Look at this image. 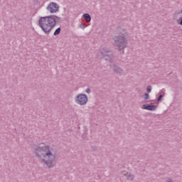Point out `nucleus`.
Masks as SVG:
<instances>
[{
    "instance_id": "20e7f679",
    "label": "nucleus",
    "mask_w": 182,
    "mask_h": 182,
    "mask_svg": "<svg viewBox=\"0 0 182 182\" xmlns=\"http://www.w3.org/2000/svg\"><path fill=\"white\" fill-rule=\"evenodd\" d=\"M75 103L80 105L81 106L86 105V103H87V96L85 94L78 95L75 98Z\"/></svg>"
},
{
    "instance_id": "423d86ee",
    "label": "nucleus",
    "mask_w": 182,
    "mask_h": 182,
    "mask_svg": "<svg viewBox=\"0 0 182 182\" xmlns=\"http://www.w3.org/2000/svg\"><path fill=\"white\" fill-rule=\"evenodd\" d=\"M142 109H144V110H156L157 109V106L156 105H144L142 106Z\"/></svg>"
},
{
    "instance_id": "2eb2a0df",
    "label": "nucleus",
    "mask_w": 182,
    "mask_h": 182,
    "mask_svg": "<svg viewBox=\"0 0 182 182\" xmlns=\"http://www.w3.org/2000/svg\"><path fill=\"white\" fill-rule=\"evenodd\" d=\"M86 92H87V93H90V89H87V90H86Z\"/></svg>"
},
{
    "instance_id": "39448f33",
    "label": "nucleus",
    "mask_w": 182,
    "mask_h": 182,
    "mask_svg": "<svg viewBox=\"0 0 182 182\" xmlns=\"http://www.w3.org/2000/svg\"><path fill=\"white\" fill-rule=\"evenodd\" d=\"M47 11L50 14H56L59 11V5L55 2H51L48 6Z\"/></svg>"
},
{
    "instance_id": "1a4fd4ad",
    "label": "nucleus",
    "mask_w": 182,
    "mask_h": 182,
    "mask_svg": "<svg viewBox=\"0 0 182 182\" xmlns=\"http://www.w3.org/2000/svg\"><path fill=\"white\" fill-rule=\"evenodd\" d=\"M114 70H115V72H117V73H120L122 72L121 69L119 68H114Z\"/></svg>"
},
{
    "instance_id": "4468645a",
    "label": "nucleus",
    "mask_w": 182,
    "mask_h": 182,
    "mask_svg": "<svg viewBox=\"0 0 182 182\" xmlns=\"http://www.w3.org/2000/svg\"><path fill=\"white\" fill-rule=\"evenodd\" d=\"M161 99H163V95H160L158 98V102H160V100H161Z\"/></svg>"
},
{
    "instance_id": "dca6fc26",
    "label": "nucleus",
    "mask_w": 182,
    "mask_h": 182,
    "mask_svg": "<svg viewBox=\"0 0 182 182\" xmlns=\"http://www.w3.org/2000/svg\"><path fill=\"white\" fill-rule=\"evenodd\" d=\"M107 60H108L107 58H105Z\"/></svg>"
},
{
    "instance_id": "0eeeda50",
    "label": "nucleus",
    "mask_w": 182,
    "mask_h": 182,
    "mask_svg": "<svg viewBox=\"0 0 182 182\" xmlns=\"http://www.w3.org/2000/svg\"><path fill=\"white\" fill-rule=\"evenodd\" d=\"M84 19H85L86 22H90L92 21V18L90 17V15L89 14H85L83 15Z\"/></svg>"
},
{
    "instance_id": "7ed1b4c3",
    "label": "nucleus",
    "mask_w": 182,
    "mask_h": 182,
    "mask_svg": "<svg viewBox=\"0 0 182 182\" xmlns=\"http://www.w3.org/2000/svg\"><path fill=\"white\" fill-rule=\"evenodd\" d=\"M114 39L115 45L116 46L119 47V50H122V49H124V48H126L127 41L123 36L115 37Z\"/></svg>"
},
{
    "instance_id": "9d476101",
    "label": "nucleus",
    "mask_w": 182,
    "mask_h": 182,
    "mask_svg": "<svg viewBox=\"0 0 182 182\" xmlns=\"http://www.w3.org/2000/svg\"><path fill=\"white\" fill-rule=\"evenodd\" d=\"M149 97V94H144V100H148Z\"/></svg>"
},
{
    "instance_id": "f257e3e1",
    "label": "nucleus",
    "mask_w": 182,
    "mask_h": 182,
    "mask_svg": "<svg viewBox=\"0 0 182 182\" xmlns=\"http://www.w3.org/2000/svg\"><path fill=\"white\" fill-rule=\"evenodd\" d=\"M35 154L40 157L42 163L45 167H53L55 165V155L49 150V146H46L45 144H41L35 150Z\"/></svg>"
},
{
    "instance_id": "f03ea898",
    "label": "nucleus",
    "mask_w": 182,
    "mask_h": 182,
    "mask_svg": "<svg viewBox=\"0 0 182 182\" xmlns=\"http://www.w3.org/2000/svg\"><path fill=\"white\" fill-rule=\"evenodd\" d=\"M55 18L56 16H48L40 18L38 25L46 35H49L50 31L55 28V25H56Z\"/></svg>"
},
{
    "instance_id": "ddd939ff",
    "label": "nucleus",
    "mask_w": 182,
    "mask_h": 182,
    "mask_svg": "<svg viewBox=\"0 0 182 182\" xmlns=\"http://www.w3.org/2000/svg\"><path fill=\"white\" fill-rule=\"evenodd\" d=\"M147 91L149 92H151V86H148L147 87Z\"/></svg>"
},
{
    "instance_id": "9b49d317",
    "label": "nucleus",
    "mask_w": 182,
    "mask_h": 182,
    "mask_svg": "<svg viewBox=\"0 0 182 182\" xmlns=\"http://www.w3.org/2000/svg\"><path fill=\"white\" fill-rule=\"evenodd\" d=\"M106 53H107V52L105 51V50H102L101 52V55H102V56H104V58H106Z\"/></svg>"
},
{
    "instance_id": "f8f14e48",
    "label": "nucleus",
    "mask_w": 182,
    "mask_h": 182,
    "mask_svg": "<svg viewBox=\"0 0 182 182\" xmlns=\"http://www.w3.org/2000/svg\"><path fill=\"white\" fill-rule=\"evenodd\" d=\"M127 178H128L129 180H133V178H134V176L133 175H129V176H127Z\"/></svg>"
},
{
    "instance_id": "6e6552de",
    "label": "nucleus",
    "mask_w": 182,
    "mask_h": 182,
    "mask_svg": "<svg viewBox=\"0 0 182 182\" xmlns=\"http://www.w3.org/2000/svg\"><path fill=\"white\" fill-rule=\"evenodd\" d=\"M59 33H60V28H58L55 31L54 35L56 36L57 35H59Z\"/></svg>"
}]
</instances>
